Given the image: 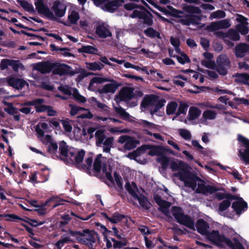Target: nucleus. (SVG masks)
Returning a JSON list of instances; mask_svg holds the SVG:
<instances>
[{"label":"nucleus","instance_id":"1","mask_svg":"<svg viewBox=\"0 0 249 249\" xmlns=\"http://www.w3.org/2000/svg\"><path fill=\"white\" fill-rule=\"evenodd\" d=\"M170 167L173 171H178L173 174V180L177 183L178 180L183 182L185 186L192 188L196 193L207 195L212 193L214 188L209 185H206L204 182L195 177L188 169V165L183 162L174 160L170 162Z\"/></svg>","mask_w":249,"mask_h":249},{"label":"nucleus","instance_id":"2","mask_svg":"<svg viewBox=\"0 0 249 249\" xmlns=\"http://www.w3.org/2000/svg\"><path fill=\"white\" fill-rule=\"evenodd\" d=\"M59 150L63 160L70 164H80L83 160L85 152L83 150L69 147L66 143L62 141L59 143Z\"/></svg>","mask_w":249,"mask_h":249},{"label":"nucleus","instance_id":"3","mask_svg":"<svg viewBox=\"0 0 249 249\" xmlns=\"http://www.w3.org/2000/svg\"><path fill=\"white\" fill-rule=\"evenodd\" d=\"M206 236L212 243L219 247H223L228 246L231 249H245L237 241L234 240V243H232L223 234H220L217 230H213L209 232ZM248 249H249V247Z\"/></svg>","mask_w":249,"mask_h":249},{"label":"nucleus","instance_id":"4","mask_svg":"<svg viewBox=\"0 0 249 249\" xmlns=\"http://www.w3.org/2000/svg\"><path fill=\"white\" fill-rule=\"evenodd\" d=\"M171 213L177 222L186 227L195 230V223L193 219L184 214L181 208L178 207H173Z\"/></svg>","mask_w":249,"mask_h":249},{"label":"nucleus","instance_id":"5","mask_svg":"<svg viewBox=\"0 0 249 249\" xmlns=\"http://www.w3.org/2000/svg\"><path fill=\"white\" fill-rule=\"evenodd\" d=\"M125 187L130 195L133 197L134 200L139 202L140 206L145 209H148L150 206V203L146 198L139 193L136 183L134 182H127Z\"/></svg>","mask_w":249,"mask_h":249},{"label":"nucleus","instance_id":"6","mask_svg":"<svg viewBox=\"0 0 249 249\" xmlns=\"http://www.w3.org/2000/svg\"><path fill=\"white\" fill-rule=\"evenodd\" d=\"M124 7L127 10H131L136 8H138L139 10H135L133 14L131 15L132 18H138L144 19L145 22L148 25L152 24V16L150 13L146 12L142 6H138L133 3H126L124 5Z\"/></svg>","mask_w":249,"mask_h":249},{"label":"nucleus","instance_id":"7","mask_svg":"<svg viewBox=\"0 0 249 249\" xmlns=\"http://www.w3.org/2000/svg\"><path fill=\"white\" fill-rule=\"evenodd\" d=\"M96 144L100 147L103 145V151L109 153L111 148L113 147L114 143V137H109L106 138L104 131L102 130H98L95 134Z\"/></svg>","mask_w":249,"mask_h":249},{"label":"nucleus","instance_id":"8","mask_svg":"<svg viewBox=\"0 0 249 249\" xmlns=\"http://www.w3.org/2000/svg\"><path fill=\"white\" fill-rule=\"evenodd\" d=\"M146 152L151 156L159 155L161 153V150L159 147L152 146L151 145H143L138 148L133 154L135 157V160L140 162L141 164H144L146 162L145 160H140V156Z\"/></svg>","mask_w":249,"mask_h":249},{"label":"nucleus","instance_id":"9","mask_svg":"<svg viewBox=\"0 0 249 249\" xmlns=\"http://www.w3.org/2000/svg\"><path fill=\"white\" fill-rule=\"evenodd\" d=\"M108 162V160L103 157L101 155H98L94 160V169L97 172L102 170L107 178L112 182H113V178L110 174L111 168L110 166H107Z\"/></svg>","mask_w":249,"mask_h":249},{"label":"nucleus","instance_id":"10","mask_svg":"<svg viewBox=\"0 0 249 249\" xmlns=\"http://www.w3.org/2000/svg\"><path fill=\"white\" fill-rule=\"evenodd\" d=\"M162 106L157 98L153 95L145 96L141 103L142 110L144 111V109L148 108L150 110L151 114L157 112Z\"/></svg>","mask_w":249,"mask_h":249},{"label":"nucleus","instance_id":"11","mask_svg":"<svg viewBox=\"0 0 249 249\" xmlns=\"http://www.w3.org/2000/svg\"><path fill=\"white\" fill-rule=\"evenodd\" d=\"M51 10L53 13L54 18L50 19L55 20L56 18H62L64 16L67 10V3L64 0H52L51 2Z\"/></svg>","mask_w":249,"mask_h":249},{"label":"nucleus","instance_id":"12","mask_svg":"<svg viewBox=\"0 0 249 249\" xmlns=\"http://www.w3.org/2000/svg\"><path fill=\"white\" fill-rule=\"evenodd\" d=\"M80 71L79 69L73 70L70 66L58 62L53 63V73L59 75H73Z\"/></svg>","mask_w":249,"mask_h":249},{"label":"nucleus","instance_id":"13","mask_svg":"<svg viewBox=\"0 0 249 249\" xmlns=\"http://www.w3.org/2000/svg\"><path fill=\"white\" fill-rule=\"evenodd\" d=\"M52 0H35V4L38 12L48 19L54 18L53 12L51 11L48 5L51 6Z\"/></svg>","mask_w":249,"mask_h":249},{"label":"nucleus","instance_id":"14","mask_svg":"<svg viewBox=\"0 0 249 249\" xmlns=\"http://www.w3.org/2000/svg\"><path fill=\"white\" fill-rule=\"evenodd\" d=\"M75 236L80 243L90 246L95 243L97 238V233L93 231L84 230L83 232H75Z\"/></svg>","mask_w":249,"mask_h":249},{"label":"nucleus","instance_id":"15","mask_svg":"<svg viewBox=\"0 0 249 249\" xmlns=\"http://www.w3.org/2000/svg\"><path fill=\"white\" fill-rule=\"evenodd\" d=\"M79 19L80 15L76 7L72 6L68 11L67 20H61L60 22L65 26H71L77 25Z\"/></svg>","mask_w":249,"mask_h":249},{"label":"nucleus","instance_id":"16","mask_svg":"<svg viewBox=\"0 0 249 249\" xmlns=\"http://www.w3.org/2000/svg\"><path fill=\"white\" fill-rule=\"evenodd\" d=\"M238 139L242 143L239 151L240 156L246 164H249V140L241 135L238 136Z\"/></svg>","mask_w":249,"mask_h":249},{"label":"nucleus","instance_id":"17","mask_svg":"<svg viewBox=\"0 0 249 249\" xmlns=\"http://www.w3.org/2000/svg\"><path fill=\"white\" fill-rule=\"evenodd\" d=\"M58 89L65 94L72 95L74 99L80 103H84L87 101L86 98L81 95L76 89L71 88L66 86H60Z\"/></svg>","mask_w":249,"mask_h":249},{"label":"nucleus","instance_id":"18","mask_svg":"<svg viewBox=\"0 0 249 249\" xmlns=\"http://www.w3.org/2000/svg\"><path fill=\"white\" fill-rule=\"evenodd\" d=\"M217 71L221 75H225L227 70L230 68V60L228 57L224 54L220 55L217 59Z\"/></svg>","mask_w":249,"mask_h":249},{"label":"nucleus","instance_id":"19","mask_svg":"<svg viewBox=\"0 0 249 249\" xmlns=\"http://www.w3.org/2000/svg\"><path fill=\"white\" fill-rule=\"evenodd\" d=\"M11 66L14 71H18L19 69H23V65L18 60L4 59L1 60L0 67L1 70L6 69Z\"/></svg>","mask_w":249,"mask_h":249},{"label":"nucleus","instance_id":"20","mask_svg":"<svg viewBox=\"0 0 249 249\" xmlns=\"http://www.w3.org/2000/svg\"><path fill=\"white\" fill-rule=\"evenodd\" d=\"M134 89L130 87H124L120 91L118 96L116 98L117 103L122 101H127L131 99L134 96Z\"/></svg>","mask_w":249,"mask_h":249},{"label":"nucleus","instance_id":"21","mask_svg":"<svg viewBox=\"0 0 249 249\" xmlns=\"http://www.w3.org/2000/svg\"><path fill=\"white\" fill-rule=\"evenodd\" d=\"M118 142L121 144L124 143V148L127 150L135 148L139 143V142L137 140L126 135L120 137Z\"/></svg>","mask_w":249,"mask_h":249},{"label":"nucleus","instance_id":"22","mask_svg":"<svg viewBox=\"0 0 249 249\" xmlns=\"http://www.w3.org/2000/svg\"><path fill=\"white\" fill-rule=\"evenodd\" d=\"M236 19L240 23L236 26L237 30L242 35L247 34L249 32V23L247 22V18L241 15H237Z\"/></svg>","mask_w":249,"mask_h":249},{"label":"nucleus","instance_id":"23","mask_svg":"<svg viewBox=\"0 0 249 249\" xmlns=\"http://www.w3.org/2000/svg\"><path fill=\"white\" fill-rule=\"evenodd\" d=\"M110 83L105 85L100 89L99 91L102 94L114 93L120 85L116 81L109 80Z\"/></svg>","mask_w":249,"mask_h":249},{"label":"nucleus","instance_id":"24","mask_svg":"<svg viewBox=\"0 0 249 249\" xmlns=\"http://www.w3.org/2000/svg\"><path fill=\"white\" fill-rule=\"evenodd\" d=\"M140 124L145 127L144 131L146 134L149 135H153L154 138L158 140H162V136L158 133H153L150 132L148 129H150L151 130H154L157 129L156 126L152 123L149 122L147 121L142 120L140 122Z\"/></svg>","mask_w":249,"mask_h":249},{"label":"nucleus","instance_id":"25","mask_svg":"<svg viewBox=\"0 0 249 249\" xmlns=\"http://www.w3.org/2000/svg\"><path fill=\"white\" fill-rule=\"evenodd\" d=\"M70 107H71L70 114L71 116H74L76 115L80 110H86L87 111V113L82 114L79 116V118L91 119L93 117V115L88 109H86L85 108L81 107L71 104L70 105Z\"/></svg>","mask_w":249,"mask_h":249},{"label":"nucleus","instance_id":"26","mask_svg":"<svg viewBox=\"0 0 249 249\" xmlns=\"http://www.w3.org/2000/svg\"><path fill=\"white\" fill-rule=\"evenodd\" d=\"M53 63L50 62H44L35 64L34 69L41 72L42 73L50 72L53 71Z\"/></svg>","mask_w":249,"mask_h":249},{"label":"nucleus","instance_id":"27","mask_svg":"<svg viewBox=\"0 0 249 249\" xmlns=\"http://www.w3.org/2000/svg\"><path fill=\"white\" fill-rule=\"evenodd\" d=\"M6 80L9 86L18 89H21L25 85H28L24 80L14 77H7Z\"/></svg>","mask_w":249,"mask_h":249},{"label":"nucleus","instance_id":"28","mask_svg":"<svg viewBox=\"0 0 249 249\" xmlns=\"http://www.w3.org/2000/svg\"><path fill=\"white\" fill-rule=\"evenodd\" d=\"M196 227L197 231L202 235L207 236L209 233V224L202 219H200L197 221Z\"/></svg>","mask_w":249,"mask_h":249},{"label":"nucleus","instance_id":"29","mask_svg":"<svg viewBox=\"0 0 249 249\" xmlns=\"http://www.w3.org/2000/svg\"><path fill=\"white\" fill-rule=\"evenodd\" d=\"M71 236H75V232L70 231L65 235L61 236L60 239L55 243L56 247L58 249H61L65 244L70 243L72 241L71 239Z\"/></svg>","mask_w":249,"mask_h":249},{"label":"nucleus","instance_id":"30","mask_svg":"<svg viewBox=\"0 0 249 249\" xmlns=\"http://www.w3.org/2000/svg\"><path fill=\"white\" fill-rule=\"evenodd\" d=\"M96 33L99 36L102 38H106L111 35L109 26L105 24L100 25L97 27Z\"/></svg>","mask_w":249,"mask_h":249},{"label":"nucleus","instance_id":"31","mask_svg":"<svg viewBox=\"0 0 249 249\" xmlns=\"http://www.w3.org/2000/svg\"><path fill=\"white\" fill-rule=\"evenodd\" d=\"M44 100L42 99H37L35 100L28 102L26 103V105H32L35 107L36 111L38 112L46 111L47 106L42 105Z\"/></svg>","mask_w":249,"mask_h":249},{"label":"nucleus","instance_id":"32","mask_svg":"<svg viewBox=\"0 0 249 249\" xmlns=\"http://www.w3.org/2000/svg\"><path fill=\"white\" fill-rule=\"evenodd\" d=\"M154 199L156 202L160 207V210L167 216L169 215L168 211V208L171 206V203L162 200L160 196L156 195L154 196Z\"/></svg>","mask_w":249,"mask_h":249},{"label":"nucleus","instance_id":"33","mask_svg":"<svg viewBox=\"0 0 249 249\" xmlns=\"http://www.w3.org/2000/svg\"><path fill=\"white\" fill-rule=\"evenodd\" d=\"M201 114V111L197 107H192L189 108L187 119L182 120L180 119V121H183L185 124L188 123V121H193L196 119Z\"/></svg>","mask_w":249,"mask_h":249},{"label":"nucleus","instance_id":"34","mask_svg":"<svg viewBox=\"0 0 249 249\" xmlns=\"http://www.w3.org/2000/svg\"><path fill=\"white\" fill-rule=\"evenodd\" d=\"M232 207L236 213L240 214L242 211L247 209V204L242 198H240L232 203Z\"/></svg>","mask_w":249,"mask_h":249},{"label":"nucleus","instance_id":"35","mask_svg":"<svg viewBox=\"0 0 249 249\" xmlns=\"http://www.w3.org/2000/svg\"><path fill=\"white\" fill-rule=\"evenodd\" d=\"M109 79L102 77H94L92 78L89 84V89L94 90L98 86V84H102L106 82H108Z\"/></svg>","mask_w":249,"mask_h":249},{"label":"nucleus","instance_id":"36","mask_svg":"<svg viewBox=\"0 0 249 249\" xmlns=\"http://www.w3.org/2000/svg\"><path fill=\"white\" fill-rule=\"evenodd\" d=\"M249 45L244 43L240 44L235 47V54L238 57H243L246 53H249Z\"/></svg>","mask_w":249,"mask_h":249},{"label":"nucleus","instance_id":"37","mask_svg":"<svg viewBox=\"0 0 249 249\" xmlns=\"http://www.w3.org/2000/svg\"><path fill=\"white\" fill-rule=\"evenodd\" d=\"M216 112L215 111L207 109L202 113V117L201 119L202 123L205 124L207 120H213L215 119Z\"/></svg>","mask_w":249,"mask_h":249},{"label":"nucleus","instance_id":"38","mask_svg":"<svg viewBox=\"0 0 249 249\" xmlns=\"http://www.w3.org/2000/svg\"><path fill=\"white\" fill-rule=\"evenodd\" d=\"M231 205V202L229 199L223 200L219 205L218 211L220 214L221 215L227 216L230 218L232 217V215H226L224 214L223 212L225 211Z\"/></svg>","mask_w":249,"mask_h":249},{"label":"nucleus","instance_id":"39","mask_svg":"<svg viewBox=\"0 0 249 249\" xmlns=\"http://www.w3.org/2000/svg\"><path fill=\"white\" fill-rule=\"evenodd\" d=\"M85 64L87 69L93 71L101 70L104 67V65L99 62H94L92 63L86 62Z\"/></svg>","mask_w":249,"mask_h":249},{"label":"nucleus","instance_id":"40","mask_svg":"<svg viewBox=\"0 0 249 249\" xmlns=\"http://www.w3.org/2000/svg\"><path fill=\"white\" fill-rule=\"evenodd\" d=\"M48 128V124L46 123H41L37 124L36 128V131L38 138L43 137L44 134V130Z\"/></svg>","mask_w":249,"mask_h":249},{"label":"nucleus","instance_id":"41","mask_svg":"<svg viewBox=\"0 0 249 249\" xmlns=\"http://www.w3.org/2000/svg\"><path fill=\"white\" fill-rule=\"evenodd\" d=\"M104 217L107 219L112 223H117L123 220V215L118 213H114L111 216H107L106 213L103 214Z\"/></svg>","mask_w":249,"mask_h":249},{"label":"nucleus","instance_id":"42","mask_svg":"<svg viewBox=\"0 0 249 249\" xmlns=\"http://www.w3.org/2000/svg\"><path fill=\"white\" fill-rule=\"evenodd\" d=\"M118 2L117 0L107 2L103 9L109 12H113L118 8Z\"/></svg>","mask_w":249,"mask_h":249},{"label":"nucleus","instance_id":"43","mask_svg":"<svg viewBox=\"0 0 249 249\" xmlns=\"http://www.w3.org/2000/svg\"><path fill=\"white\" fill-rule=\"evenodd\" d=\"M187 80L188 77L182 75H178L175 77L173 80V83L177 85L183 87L184 86L185 83L187 82Z\"/></svg>","mask_w":249,"mask_h":249},{"label":"nucleus","instance_id":"44","mask_svg":"<svg viewBox=\"0 0 249 249\" xmlns=\"http://www.w3.org/2000/svg\"><path fill=\"white\" fill-rule=\"evenodd\" d=\"M178 109L177 112H176V116L173 118V120H175L177 119V118L180 114H185L187 111L188 106L184 103H181L179 106H178Z\"/></svg>","mask_w":249,"mask_h":249},{"label":"nucleus","instance_id":"45","mask_svg":"<svg viewBox=\"0 0 249 249\" xmlns=\"http://www.w3.org/2000/svg\"><path fill=\"white\" fill-rule=\"evenodd\" d=\"M178 107V105L176 102H171L166 106V113L168 115L174 114Z\"/></svg>","mask_w":249,"mask_h":249},{"label":"nucleus","instance_id":"46","mask_svg":"<svg viewBox=\"0 0 249 249\" xmlns=\"http://www.w3.org/2000/svg\"><path fill=\"white\" fill-rule=\"evenodd\" d=\"M223 37H228L232 40H238L240 38L239 34L234 30H230L227 34H223Z\"/></svg>","mask_w":249,"mask_h":249},{"label":"nucleus","instance_id":"47","mask_svg":"<svg viewBox=\"0 0 249 249\" xmlns=\"http://www.w3.org/2000/svg\"><path fill=\"white\" fill-rule=\"evenodd\" d=\"M177 53L178 54V55L176 56V58L179 63L181 64H184L190 62V59L187 55L181 51L180 53Z\"/></svg>","mask_w":249,"mask_h":249},{"label":"nucleus","instance_id":"48","mask_svg":"<svg viewBox=\"0 0 249 249\" xmlns=\"http://www.w3.org/2000/svg\"><path fill=\"white\" fill-rule=\"evenodd\" d=\"M236 80L249 85V75L246 73L238 74L236 75Z\"/></svg>","mask_w":249,"mask_h":249},{"label":"nucleus","instance_id":"49","mask_svg":"<svg viewBox=\"0 0 249 249\" xmlns=\"http://www.w3.org/2000/svg\"><path fill=\"white\" fill-rule=\"evenodd\" d=\"M79 52L85 53H89L92 54H96L97 53V49L93 46H84L79 50Z\"/></svg>","mask_w":249,"mask_h":249},{"label":"nucleus","instance_id":"50","mask_svg":"<svg viewBox=\"0 0 249 249\" xmlns=\"http://www.w3.org/2000/svg\"><path fill=\"white\" fill-rule=\"evenodd\" d=\"M144 34L149 37L154 38L155 37L158 38H161L160 33L152 28H149L144 31Z\"/></svg>","mask_w":249,"mask_h":249},{"label":"nucleus","instance_id":"51","mask_svg":"<svg viewBox=\"0 0 249 249\" xmlns=\"http://www.w3.org/2000/svg\"><path fill=\"white\" fill-rule=\"evenodd\" d=\"M178 132L180 136L186 140H189L191 138V134L190 132L185 129H179Z\"/></svg>","mask_w":249,"mask_h":249},{"label":"nucleus","instance_id":"52","mask_svg":"<svg viewBox=\"0 0 249 249\" xmlns=\"http://www.w3.org/2000/svg\"><path fill=\"white\" fill-rule=\"evenodd\" d=\"M21 6L27 11L33 13L35 10L32 4L29 3L26 1L22 0L20 2Z\"/></svg>","mask_w":249,"mask_h":249},{"label":"nucleus","instance_id":"53","mask_svg":"<svg viewBox=\"0 0 249 249\" xmlns=\"http://www.w3.org/2000/svg\"><path fill=\"white\" fill-rule=\"evenodd\" d=\"M170 42L171 44L175 47V50L176 53H180V50L179 48L180 45V41L178 38L171 37Z\"/></svg>","mask_w":249,"mask_h":249},{"label":"nucleus","instance_id":"54","mask_svg":"<svg viewBox=\"0 0 249 249\" xmlns=\"http://www.w3.org/2000/svg\"><path fill=\"white\" fill-rule=\"evenodd\" d=\"M157 161L161 164L163 168H166L168 164L169 160L167 157L161 155L157 158Z\"/></svg>","mask_w":249,"mask_h":249},{"label":"nucleus","instance_id":"55","mask_svg":"<svg viewBox=\"0 0 249 249\" xmlns=\"http://www.w3.org/2000/svg\"><path fill=\"white\" fill-rule=\"evenodd\" d=\"M115 111L119 114L120 116L125 119L128 118L129 117V114L126 112L125 110L121 107H114Z\"/></svg>","mask_w":249,"mask_h":249},{"label":"nucleus","instance_id":"56","mask_svg":"<svg viewBox=\"0 0 249 249\" xmlns=\"http://www.w3.org/2000/svg\"><path fill=\"white\" fill-rule=\"evenodd\" d=\"M121 239L122 240V241H118L113 238L111 239L113 242V247L114 248H121V247L126 245L127 241L124 237L123 239Z\"/></svg>","mask_w":249,"mask_h":249},{"label":"nucleus","instance_id":"57","mask_svg":"<svg viewBox=\"0 0 249 249\" xmlns=\"http://www.w3.org/2000/svg\"><path fill=\"white\" fill-rule=\"evenodd\" d=\"M184 9L186 12L191 13L199 14L201 12V10L198 7L193 5L186 6Z\"/></svg>","mask_w":249,"mask_h":249},{"label":"nucleus","instance_id":"58","mask_svg":"<svg viewBox=\"0 0 249 249\" xmlns=\"http://www.w3.org/2000/svg\"><path fill=\"white\" fill-rule=\"evenodd\" d=\"M63 127L66 132H70L72 130V126L71 122L68 120H60Z\"/></svg>","mask_w":249,"mask_h":249},{"label":"nucleus","instance_id":"59","mask_svg":"<svg viewBox=\"0 0 249 249\" xmlns=\"http://www.w3.org/2000/svg\"><path fill=\"white\" fill-rule=\"evenodd\" d=\"M225 13L224 12L218 10L213 12L210 17L211 19H213L214 18H222L225 17Z\"/></svg>","mask_w":249,"mask_h":249},{"label":"nucleus","instance_id":"60","mask_svg":"<svg viewBox=\"0 0 249 249\" xmlns=\"http://www.w3.org/2000/svg\"><path fill=\"white\" fill-rule=\"evenodd\" d=\"M201 64L204 67L211 69H214L215 66L214 61L210 60H203L201 61Z\"/></svg>","mask_w":249,"mask_h":249},{"label":"nucleus","instance_id":"61","mask_svg":"<svg viewBox=\"0 0 249 249\" xmlns=\"http://www.w3.org/2000/svg\"><path fill=\"white\" fill-rule=\"evenodd\" d=\"M218 22L220 29L228 28L231 26L230 20L229 19L222 20L218 21Z\"/></svg>","mask_w":249,"mask_h":249},{"label":"nucleus","instance_id":"62","mask_svg":"<svg viewBox=\"0 0 249 249\" xmlns=\"http://www.w3.org/2000/svg\"><path fill=\"white\" fill-rule=\"evenodd\" d=\"M207 29L210 31H215L220 29L218 22H213L207 26Z\"/></svg>","mask_w":249,"mask_h":249},{"label":"nucleus","instance_id":"63","mask_svg":"<svg viewBox=\"0 0 249 249\" xmlns=\"http://www.w3.org/2000/svg\"><path fill=\"white\" fill-rule=\"evenodd\" d=\"M39 139L43 143H45L46 144H49L51 142H53L51 136L49 135H46L44 136V134L42 137L39 138Z\"/></svg>","mask_w":249,"mask_h":249},{"label":"nucleus","instance_id":"64","mask_svg":"<svg viewBox=\"0 0 249 249\" xmlns=\"http://www.w3.org/2000/svg\"><path fill=\"white\" fill-rule=\"evenodd\" d=\"M58 148V146L57 144L53 142H51L49 143V145L48 147V149L49 152L51 153H55Z\"/></svg>","mask_w":249,"mask_h":249}]
</instances>
